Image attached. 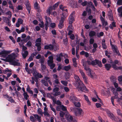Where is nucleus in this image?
Masks as SVG:
<instances>
[{
    "instance_id": "10",
    "label": "nucleus",
    "mask_w": 122,
    "mask_h": 122,
    "mask_svg": "<svg viewBox=\"0 0 122 122\" xmlns=\"http://www.w3.org/2000/svg\"><path fill=\"white\" fill-rule=\"evenodd\" d=\"M44 49L45 50L49 49L51 51H52L54 49L53 45L50 44L49 45H46L44 46Z\"/></svg>"
},
{
    "instance_id": "24",
    "label": "nucleus",
    "mask_w": 122,
    "mask_h": 122,
    "mask_svg": "<svg viewBox=\"0 0 122 122\" xmlns=\"http://www.w3.org/2000/svg\"><path fill=\"white\" fill-rule=\"evenodd\" d=\"M74 104L75 106L76 107L80 108L81 107V103L79 102H75L74 103Z\"/></svg>"
},
{
    "instance_id": "35",
    "label": "nucleus",
    "mask_w": 122,
    "mask_h": 122,
    "mask_svg": "<svg viewBox=\"0 0 122 122\" xmlns=\"http://www.w3.org/2000/svg\"><path fill=\"white\" fill-rule=\"evenodd\" d=\"M3 19L4 21L6 23L8 22V21H9L10 20L8 18L5 17H3Z\"/></svg>"
},
{
    "instance_id": "29",
    "label": "nucleus",
    "mask_w": 122,
    "mask_h": 122,
    "mask_svg": "<svg viewBox=\"0 0 122 122\" xmlns=\"http://www.w3.org/2000/svg\"><path fill=\"white\" fill-rule=\"evenodd\" d=\"M50 108H51V110L54 112V113H55V115H56V113L55 109L53 107L52 105L51 104H50Z\"/></svg>"
},
{
    "instance_id": "40",
    "label": "nucleus",
    "mask_w": 122,
    "mask_h": 122,
    "mask_svg": "<svg viewBox=\"0 0 122 122\" xmlns=\"http://www.w3.org/2000/svg\"><path fill=\"white\" fill-rule=\"evenodd\" d=\"M88 7H89L87 5L86 8V10L88 13H89L90 15L91 13V9L88 8Z\"/></svg>"
},
{
    "instance_id": "31",
    "label": "nucleus",
    "mask_w": 122,
    "mask_h": 122,
    "mask_svg": "<svg viewBox=\"0 0 122 122\" xmlns=\"http://www.w3.org/2000/svg\"><path fill=\"white\" fill-rule=\"evenodd\" d=\"M60 2L59 1L57 2L53 6L52 8L53 10H55L56 8L58 6L60 3Z\"/></svg>"
},
{
    "instance_id": "41",
    "label": "nucleus",
    "mask_w": 122,
    "mask_h": 122,
    "mask_svg": "<svg viewBox=\"0 0 122 122\" xmlns=\"http://www.w3.org/2000/svg\"><path fill=\"white\" fill-rule=\"evenodd\" d=\"M53 9L52 7H49V8L47 10V12L48 13H49V14H51V11Z\"/></svg>"
},
{
    "instance_id": "62",
    "label": "nucleus",
    "mask_w": 122,
    "mask_h": 122,
    "mask_svg": "<svg viewBox=\"0 0 122 122\" xmlns=\"http://www.w3.org/2000/svg\"><path fill=\"white\" fill-rule=\"evenodd\" d=\"M102 45L103 49H106L107 48V46L106 45L105 43H102Z\"/></svg>"
},
{
    "instance_id": "4",
    "label": "nucleus",
    "mask_w": 122,
    "mask_h": 122,
    "mask_svg": "<svg viewBox=\"0 0 122 122\" xmlns=\"http://www.w3.org/2000/svg\"><path fill=\"white\" fill-rule=\"evenodd\" d=\"M83 65L84 66V69L86 71H89L88 75L91 78H93V76L92 74L91 70L89 67L87 63L86 62H84Z\"/></svg>"
},
{
    "instance_id": "15",
    "label": "nucleus",
    "mask_w": 122,
    "mask_h": 122,
    "mask_svg": "<svg viewBox=\"0 0 122 122\" xmlns=\"http://www.w3.org/2000/svg\"><path fill=\"white\" fill-rule=\"evenodd\" d=\"M56 57H57L56 58V61L58 62L61 61V57H63L62 53H60L59 55H56Z\"/></svg>"
},
{
    "instance_id": "43",
    "label": "nucleus",
    "mask_w": 122,
    "mask_h": 122,
    "mask_svg": "<svg viewBox=\"0 0 122 122\" xmlns=\"http://www.w3.org/2000/svg\"><path fill=\"white\" fill-rule=\"evenodd\" d=\"M113 69L115 70H122V66H116L115 68H113Z\"/></svg>"
},
{
    "instance_id": "26",
    "label": "nucleus",
    "mask_w": 122,
    "mask_h": 122,
    "mask_svg": "<svg viewBox=\"0 0 122 122\" xmlns=\"http://www.w3.org/2000/svg\"><path fill=\"white\" fill-rule=\"evenodd\" d=\"M41 82L44 86H49L48 84L46 81L45 80L42 79L41 80Z\"/></svg>"
},
{
    "instance_id": "6",
    "label": "nucleus",
    "mask_w": 122,
    "mask_h": 122,
    "mask_svg": "<svg viewBox=\"0 0 122 122\" xmlns=\"http://www.w3.org/2000/svg\"><path fill=\"white\" fill-rule=\"evenodd\" d=\"M112 49L113 52L116 53L117 54L116 55H118L119 56H121V55L118 50L117 47V46L112 45Z\"/></svg>"
},
{
    "instance_id": "18",
    "label": "nucleus",
    "mask_w": 122,
    "mask_h": 122,
    "mask_svg": "<svg viewBox=\"0 0 122 122\" xmlns=\"http://www.w3.org/2000/svg\"><path fill=\"white\" fill-rule=\"evenodd\" d=\"M33 115L35 119H36V120L37 119L39 122H41V117L38 116L37 114H33Z\"/></svg>"
},
{
    "instance_id": "25",
    "label": "nucleus",
    "mask_w": 122,
    "mask_h": 122,
    "mask_svg": "<svg viewBox=\"0 0 122 122\" xmlns=\"http://www.w3.org/2000/svg\"><path fill=\"white\" fill-rule=\"evenodd\" d=\"M71 68V66L69 65L65 66L64 67V69L66 71H68Z\"/></svg>"
},
{
    "instance_id": "55",
    "label": "nucleus",
    "mask_w": 122,
    "mask_h": 122,
    "mask_svg": "<svg viewBox=\"0 0 122 122\" xmlns=\"http://www.w3.org/2000/svg\"><path fill=\"white\" fill-rule=\"evenodd\" d=\"M117 3L119 5H122V0H118Z\"/></svg>"
},
{
    "instance_id": "50",
    "label": "nucleus",
    "mask_w": 122,
    "mask_h": 122,
    "mask_svg": "<svg viewBox=\"0 0 122 122\" xmlns=\"http://www.w3.org/2000/svg\"><path fill=\"white\" fill-rule=\"evenodd\" d=\"M61 93L60 92H55V93L53 94V95L55 96H57L60 95L61 94Z\"/></svg>"
},
{
    "instance_id": "3",
    "label": "nucleus",
    "mask_w": 122,
    "mask_h": 122,
    "mask_svg": "<svg viewBox=\"0 0 122 122\" xmlns=\"http://www.w3.org/2000/svg\"><path fill=\"white\" fill-rule=\"evenodd\" d=\"M75 113L76 116L78 117L81 116H82L83 115V112L82 109L80 108L74 107L72 110Z\"/></svg>"
},
{
    "instance_id": "8",
    "label": "nucleus",
    "mask_w": 122,
    "mask_h": 122,
    "mask_svg": "<svg viewBox=\"0 0 122 122\" xmlns=\"http://www.w3.org/2000/svg\"><path fill=\"white\" fill-rule=\"evenodd\" d=\"M11 52V51H9L3 50L0 52V55H2V56L5 57L8 54H10Z\"/></svg>"
},
{
    "instance_id": "46",
    "label": "nucleus",
    "mask_w": 122,
    "mask_h": 122,
    "mask_svg": "<svg viewBox=\"0 0 122 122\" xmlns=\"http://www.w3.org/2000/svg\"><path fill=\"white\" fill-rule=\"evenodd\" d=\"M61 82L65 86H67L68 84V82L67 81H61Z\"/></svg>"
},
{
    "instance_id": "45",
    "label": "nucleus",
    "mask_w": 122,
    "mask_h": 122,
    "mask_svg": "<svg viewBox=\"0 0 122 122\" xmlns=\"http://www.w3.org/2000/svg\"><path fill=\"white\" fill-rule=\"evenodd\" d=\"M87 4H88L87 1L85 0L84 2L81 3V5L83 6H85Z\"/></svg>"
},
{
    "instance_id": "44",
    "label": "nucleus",
    "mask_w": 122,
    "mask_h": 122,
    "mask_svg": "<svg viewBox=\"0 0 122 122\" xmlns=\"http://www.w3.org/2000/svg\"><path fill=\"white\" fill-rule=\"evenodd\" d=\"M73 119V117L71 116H70L69 117L67 118V120L69 122H70L72 121Z\"/></svg>"
},
{
    "instance_id": "63",
    "label": "nucleus",
    "mask_w": 122,
    "mask_h": 122,
    "mask_svg": "<svg viewBox=\"0 0 122 122\" xmlns=\"http://www.w3.org/2000/svg\"><path fill=\"white\" fill-rule=\"evenodd\" d=\"M80 72L81 73L82 77L84 76L85 75V74H84L83 71L81 70H80Z\"/></svg>"
},
{
    "instance_id": "64",
    "label": "nucleus",
    "mask_w": 122,
    "mask_h": 122,
    "mask_svg": "<svg viewBox=\"0 0 122 122\" xmlns=\"http://www.w3.org/2000/svg\"><path fill=\"white\" fill-rule=\"evenodd\" d=\"M59 90V88L58 87H56L54 88L53 90V92H58Z\"/></svg>"
},
{
    "instance_id": "33",
    "label": "nucleus",
    "mask_w": 122,
    "mask_h": 122,
    "mask_svg": "<svg viewBox=\"0 0 122 122\" xmlns=\"http://www.w3.org/2000/svg\"><path fill=\"white\" fill-rule=\"evenodd\" d=\"M37 112L38 114H40L42 116L43 114V112H42V110L40 108H38L37 110Z\"/></svg>"
},
{
    "instance_id": "2",
    "label": "nucleus",
    "mask_w": 122,
    "mask_h": 122,
    "mask_svg": "<svg viewBox=\"0 0 122 122\" xmlns=\"http://www.w3.org/2000/svg\"><path fill=\"white\" fill-rule=\"evenodd\" d=\"M74 78L77 82V89L84 92H87L88 91L87 89L83 83L80 81L79 77L76 75H75Z\"/></svg>"
},
{
    "instance_id": "49",
    "label": "nucleus",
    "mask_w": 122,
    "mask_h": 122,
    "mask_svg": "<svg viewBox=\"0 0 122 122\" xmlns=\"http://www.w3.org/2000/svg\"><path fill=\"white\" fill-rule=\"evenodd\" d=\"M82 78H83L84 81L86 84H87V79H88L87 77L85 76H84Z\"/></svg>"
},
{
    "instance_id": "54",
    "label": "nucleus",
    "mask_w": 122,
    "mask_h": 122,
    "mask_svg": "<svg viewBox=\"0 0 122 122\" xmlns=\"http://www.w3.org/2000/svg\"><path fill=\"white\" fill-rule=\"evenodd\" d=\"M50 26L52 28H54L56 26V24L54 23H51L50 24Z\"/></svg>"
},
{
    "instance_id": "37",
    "label": "nucleus",
    "mask_w": 122,
    "mask_h": 122,
    "mask_svg": "<svg viewBox=\"0 0 122 122\" xmlns=\"http://www.w3.org/2000/svg\"><path fill=\"white\" fill-rule=\"evenodd\" d=\"M105 52L106 56H107L108 58H110L111 57V56L110 55V54H111V53L108 52V51H106Z\"/></svg>"
},
{
    "instance_id": "20",
    "label": "nucleus",
    "mask_w": 122,
    "mask_h": 122,
    "mask_svg": "<svg viewBox=\"0 0 122 122\" xmlns=\"http://www.w3.org/2000/svg\"><path fill=\"white\" fill-rule=\"evenodd\" d=\"M96 32L93 31H90L89 35L90 37L94 36H95Z\"/></svg>"
},
{
    "instance_id": "30",
    "label": "nucleus",
    "mask_w": 122,
    "mask_h": 122,
    "mask_svg": "<svg viewBox=\"0 0 122 122\" xmlns=\"http://www.w3.org/2000/svg\"><path fill=\"white\" fill-rule=\"evenodd\" d=\"M62 16H61V17H62L64 19V20H65L66 18L68 16L66 12H63L62 14Z\"/></svg>"
},
{
    "instance_id": "53",
    "label": "nucleus",
    "mask_w": 122,
    "mask_h": 122,
    "mask_svg": "<svg viewBox=\"0 0 122 122\" xmlns=\"http://www.w3.org/2000/svg\"><path fill=\"white\" fill-rule=\"evenodd\" d=\"M41 24H39V26L41 28H43L44 27V23L43 21H41Z\"/></svg>"
},
{
    "instance_id": "51",
    "label": "nucleus",
    "mask_w": 122,
    "mask_h": 122,
    "mask_svg": "<svg viewBox=\"0 0 122 122\" xmlns=\"http://www.w3.org/2000/svg\"><path fill=\"white\" fill-rule=\"evenodd\" d=\"M65 114V113L62 111H60V115L61 117H64Z\"/></svg>"
},
{
    "instance_id": "57",
    "label": "nucleus",
    "mask_w": 122,
    "mask_h": 122,
    "mask_svg": "<svg viewBox=\"0 0 122 122\" xmlns=\"http://www.w3.org/2000/svg\"><path fill=\"white\" fill-rule=\"evenodd\" d=\"M34 7L36 9H38V7H39L38 6V4L37 2H36L34 4Z\"/></svg>"
},
{
    "instance_id": "21",
    "label": "nucleus",
    "mask_w": 122,
    "mask_h": 122,
    "mask_svg": "<svg viewBox=\"0 0 122 122\" xmlns=\"http://www.w3.org/2000/svg\"><path fill=\"white\" fill-rule=\"evenodd\" d=\"M111 118L113 120H114L115 122H118L117 118L112 114H110Z\"/></svg>"
},
{
    "instance_id": "12",
    "label": "nucleus",
    "mask_w": 122,
    "mask_h": 122,
    "mask_svg": "<svg viewBox=\"0 0 122 122\" xmlns=\"http://www.w3.org/2000/svg\"><path fill=\"white\" fill-rule=\"evenodd\" d=\"M25 5L26 9L27 10L29 13L30 14V13L31 8L30 3L28 1L26 2Z\"/></svg>"
},
{
    "instance_id": "52",
    "label": "nucleus",
    "mask_w": 122,
    "mask_h": 122,
    "mask_svg": "<svg viewBox=\"0 0 122 122\" xmlns=\"http://www.w3.org/2000/svg\"><path fill=\"white\" fill-rule=\"evenodd\" d=\"M48 66L50 67V68L51 69H52L55 67V64H54L53 63L50 65H49Z\"/></svg>"
},
{
    "instance_id": "13",
    "label": "nucleus",
    "mask_w": 122,
    "mask_h": 122,
    "mask_svg": "<svg viewBox=\"0 0 122 122\" xmlns=\"http://www.w3.org/2000/svg\"><path fill=\"white\" fill-rule=\"evenodd\" d=\"M69 21V23L70 24H71L73 22V21L74 20V17L73 16V14L71 13V14L68 19Z\"/></svg>"
},
{
    "instance_id": "61",
    "label": "nucleus",
    "mask_w": 122,
    "mask_h": 122,
    "mask_svg": "<svg viewBox=\"0 0 122 122\" xmlns=\"http://www.w3.org/2000/svg\"><path fill=\"white\" fill-rule=\"evenodd\" d=\"M41 39L40 37L38 38L36 40V42H37L40 43L41 42Z\"/></svg>"
},
{
    "instance_id": "17",
    "label": "nucleus",
    "mask_w": 122,
    "mask_h": 122,
    "mask_svg": "<svg viewBox=\"0 0 122 122\" xmlns=\"http://www.w3.org/2000/svg\"><path fill=\"white\" fill-rule=\"evenodd\" d=\"M22 55L23 58L25 59L28 55V52L27 51H24V53H22Z\"/></svg>"
},
{
    "instance_id": "19",
    "label": "nucleus",
    "mask_w": 122,
    "mask_h": 122,
    "mask_svg": "<svg viewBox=\"0 0 122 122\" xmlns=\"http://www.w3.org/2000/svg\"><path fill=\"white\" fill-rule=\"evenodd\" d=\"M112 66V64L106 63L105 65V67L107 71L109 70Z\"/></svg>"
},
{
    "instance_id": "23",
    "label": "nucleus",
    "mask_w": 122,
    "mask_h": 122,
    "mask_svg": "<svg viewBox=\"0 0 122 122\" xmlns=\"http://www.w3.org/2000/svg\"><path fill=\"white\" fill-rule=\"evenodd\" d=\"M110 78L111 81L113 83L117 81V79L114 76H112L110 77Z\"/></svg>"
},
{
    "instance_id": "16",
    "label": "nucleus",
    "mask_w": 122,
    "mask_h": 122,
    "mask_svg": "<svg viewBox=\"0 0 122 122\" xmlns=\"http://www.w3.org/2000/svg\"><path fill=\"white\" fill-rule=\"evenodd\" d=\"M90 5L92 6L91 8L92 9V10L94 11H95V10L96 9L93 3L91 1L90 2H89L88 3V5H87V6H88L89 7H91Z\"/></svg>"
},
{
    "instance_id": "22",
    "label": "nucleus",
    "mask_w": 122,
    "mask_h": 122,
    "mask_svg": "<svg viewBox=\"0 0 122 122\" xmlns=\"http://www.w3.org/2000/svg\"><path fill=\"white\" fill-rule=\"evenodd\" d=\"M45 19L46 23L45 24V26H46H46H48V20L50 21L51 20V19L50 17L47 18L46 16L45 17Z\"/></svg>"
},
{
    "instance_id": "60",
    "label": "nucleus",
    "mask_w": 122,
    "mask_h": 122,
    "mask_svg": "<svg viewBox=\"0 0 122 122\" xmlns=\"http://www.w3.org/2000/svg\"><path fill=\"white\" fill-rule=\"evenodd\" d=\"M117 112L118 115L121 116H122V114L121 113L120 110L119 109H117Z\"/></svg>"
},
{
    "instance_id": "59",
    "label": "nucleus",
    "mask_w": 122,
    "mask_h": 122,
    "mask_svg": "<svg viewBox=\"0 0 122 122\" xmlns=\"http://www.w3.org/2000/svg\"><path fill=\"white\" fill-rule=\"evenodd\" d=\"M20 24H22L23 22V20L21 18H19L18 19V22Z\"/></svg>"
},
{
    "instance_id": "7",
    "label": "nucleus",
    "mask_w": 122,
    "mask_h": 122,
    "mask_svg": "<svg viewBox=\"0 0 122 122\" xmlns=\"http://www.w3.org/2000/svg\"><path fill=\"white\" fill-rule=\"evenodd\" d=\"M93 65H97L98 66L100 67H101L102 66V65L101 61H99L97 59L93 60L92 62Z\"/></svg>"
},
{
    "instance_id": "56",
    "label": "nucleus",
    "mask_w": 122,
    "mask_h": 122,
    "mask_svg": "<svg viewBox=\"0 0 122 122\" xmlns=\"http://www.w3.org/2000/svg\"><path fill=\"white\" fill-rule=\"evenodd\" d=\"M63 43L64 44L67 45L68 42V40L67 38L63 39Z\"/></svg>"
},
{
    "instance_id": "42",
    "label": "nucleus",
    "mask_w": 122,
    "mask_h": 122,
    "mask_svg": "<svg viewBox=\"0 0 122 122\" xmlns=\"http://www.w3.org/2000/svg\"><path fill=\"white\" fill-rule=\"evenodd\" d=\"M3 72L4 74H6L7 72H11V70H9L8 68H6L5 69L4 71L3 70Z\"/></svg>"
},
{
    "instance_id": "28",
    "label": "nucleus",
    "mask_w": 122,
    "mask_h": 122,
    "mask_svg": "<svg viewBox=\"0 0 122 122\" xmlns=\"http://www.w3.org/2000/svg\"><path fill=\"white\" fill-rule=\"evenodd\" d=\"M84 97L85 98V100L87 102L88 104L90 105L91 104V102L89 101L88 97L85 95H84Z\"/></svg>"
},
{
    "instance_id": "39",
    "label": "nucleus",
    "mask_w": 122,
    "mask_h": 122,
    "mask_svg": "<svg viewBox=\"0 0 122 122\" xmlns=\"http://www.w3.org/2000/svg\"><path fill=\"white\" fill-rule=\"evenodd\" d=\"M104 33L102 32H101L99 34L98 33H97V37L98 38L100 37L101 36H103Z\"/></svg>"
},
{
    "instance_id": "34",
    "label": "nucleus",
    "mask_w": 122,
    "mask_h": 122,
    "mask_svg": "<svg viewBox=\"0 0 122 122\" xmlns=\"http://www.w3.org/2000/svg\"><path fill=\"white\" fill-rule=\"evenodd\" d=\"M36 76L37 78H41L43 77V76L39 72L37 73V74L35 75V76Z\"/></svg>"
},
{
    "instance_id": "1",
    "label": "nucleus",
    "mask_w": 122,
    "mask_h": 122,
    "mask_svg": "<svg viewBox=\"0 0 122 122\" xmlns=\"http://www.w3.org/2000/svg\"><path fill=\"white\" fill-rule=\"evenodd\" d=\"M15 55L14 53H12L9 55L6 58V61L9 62L10 64L14 66H20V63L18 62V60H15Z\"/></svg>"
},
{
    "instance_id": "48",
    "label": "nucleus",
    "mask_w": 122,
    "mask_h": 122,
    "mask_svg": "<svg viewBox=\"0 0 122 122\" xmlns=\"http://www.w3.org/2000/svg\"><path fill=\"white\" fill-rule=\"evenodd\" d=\"M61 109V105L59 106H57L56 108V109L57 111H60Z\"/></svg>"
},
{
    "instance_id": "27",
    "label": "nucleus",
    "mask_w": 122,
    "mask_h": 122,
    "mask_svg": "<svg viewBox=\"0 0 122 122\" xmlns=\"http://www.w3.org/2000/svg\"><path fill=\"white\" fill-rule=\"evenodd\" d=\"M116 25L115 24V23L114 22H112V24H110L109 27L111 29H113V27H116Z\"/></svg>"
},
{
    "instance_id": "14",
    "label": "nucleus",
    "mask_w": 122,
    "mask_h": 122,
    "mask_svg": "<svg viewBox=\"0 0 122 122\" xmlns=\"http://www.w3.org/2000/svg\"><path fill=\"white\" fill-rule=\"evenodd\" d=\"M4 96L5 97V98L10 102H14V100L13 99L12 97H10L8 95H5Z\"/></svg>"
},
{
    "instance_id": "47",
    "label": "nucleus",
    "mask_w": 122,
    "mask_h": 122,
    "mask_svg": "<svg viewBox=\"0 0 122 122\" xmlns=\"http://www.w3.org/2000/svg\"><path fill=\"white\" fill-rule=\"evenodd\" d=\"M61 109L63 111H65L67 110V109L66 107L64 106L63 105H61Z\"/></svg>"
},
{
    "instance_id": "11",
    "label": "nucleus",
    "mask_w": 122,
    "mask_h": 122,
    "mask_svg": "<svg viewBox=\"0 0 122 122\" xmlns=\"http://www.w3.org/2000/svg\"><path fill=\"white\" fill-rule=\"evenodd\" d=\"M64 20V19L62 17L61 18V20L59 21V23L58 25V26L59 28L60 29L62 28L63 27V23Z\"/></svg>"
},
{
    "instance_id": "32",
    "label": "nucleus",
    "mask_w": 122,
    "mask_h": 122,
    "mask_svg": "<svg viewBox=\"0 0 122 122\" xmlns=\"http://www.w3.org/2000/svg\"><path fill=\"white\" fill-rule=\"evenodd\" d=\"M36 15L38 20L39 21H41L42 20L41 16L38 13H37Z\"/></svg>"
},
{
    "instance_id": "5",
    "label": "nucleus",
    "mask_w": 122,
    "mask_h": 122,
    "mask_svg": "<svg viewBox=\"0 0 122 122\" xmlns=\"http://www.w3.org/2000/svg\"><path fill=\"white\" fill-rule=\"evenodd\" d=\"M39 62L41 64V70L43 72H44V70H45L46 67L45 65H44L45 61V59L44 57L41 58L40 59Z\"/></svg>"
},
{
    "instance_id": "58",
    "label": "nucleus",
    "mask_w": 122,
    "mask_h": 122,
    "mask_svg": "<svg viewBox=\"0 0 122 122\" xmlns=\"http://www.w3.org/2000/svg\"><path fill=\"white\" fill-rule=\"evenodd\" d=\"M94 40L93 38H91L89 40V43L90 44H92L94 42Z\"/></svg>"
},
{
    "instance_id": "36",
    "label": "nucleus",
    "mask_w": 122,
    "mask_h": 122,
    "mask_svg": "<svg viewBox=\"0 0 122 122\" xmlns=\"http://www.w3.org/2000/svg\"><path fill=\"white\" fill-rule=\"evenodd\" d=\"M24 98L26 100H27L28 99V97H29V96L27 94V92L24 93L23 94Z\"/></svg>"
},
{
    "instance_id": "9",
    "label": "nucleus",
    "mask_w": 122,
    "mask_h": 122,
    "mask_svg": "<svg viewBox=\"0 0 122 122\" xmlns=\"http://www.w3.org/2000/svg\"><path fill=\"white\" fill-rule=\"evenodd\" d=\"M119 63V61L117 60H115L114 62L112 61L111 60L110 62V63L112 64V67L113 68L117 66L116 64H118Z\"/></svg>"
},
{
    "instance_id": "38",
    "label": "nucleus",
    "mask_w": 122,
    "mask_h": 122,
    "mask_svg": "<svg viewBox=\"0 0 122 122\" xmlns=\"http://www.w3.org/2000/svg\"><path fill=\"white\" fill-rule=\"evenodd\" d=\"M30 121L32 122H36V120L35 119L34 117L32 116H30Z\"/></svg>"
}]
</instances>
